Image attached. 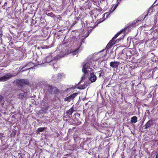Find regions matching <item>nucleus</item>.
<instances>
[{
  "instance_id": "6e6552de",
  "label": "nucleus",
  "mask_w": 158,
  "mask_h": 158,
  "mask_svg": "<svg viewBox=\"0 0 158 158\" xmlns=\"http://www.w3.org/2000/svg\"><path fill=\"white\" fill-rule=\"evenodd\" d=\"M110 66L112 67L116 68L118 66V64L117 62H111L110 63Z\"/></svg>"
},
{
  "instance_id": "412c9836",
  "label": "nucleus",
  "mask_w": 158,
  "mask_h": 158,
  "mask_svg": "<svg viewBox=\"0 0 158 158\" xmlns=\"http://www.w3.org/2000/svg\"><path fill=\"white\" fill-rule=\"evenodd\" d=\"M156 158H158V153L156 155Z\"/></svg>"
},
{
  "instance_id": "a211bd4d",
  "label": "nucleus",
  "mask_w": 158,
  "mask_h": 158,
  "mask_svg": "<svg viewBox=\"0 0 158 158\" xmlns=\"http://www.w3.org/2000/svg\"><path fill=\"white\" fill-rule=\"evenodd\" d=\"M118 5V4H117L116 5H115V6H114V10L117 8Z\"/></svg>"
},
{
  "instance_id": "2eb2a0df",
  "label": "nucleus",
  "mask_w": 158,
  "mask_h": 158,
  "mask_svg": "<svg viewBox=\"0 0 158 158\" xmlns=\"http://www.w3.org/2000/svg\"><path fill=\"white\" fill-rule=\"evenodd\" d=\"M86 86V85H82V86H81V85H80V89H85V87Z\"/></svg>"
},
{
  "instance_id": "39448f33",
  "label": "nucleus",
  "mask_w": 158,
  "mask_h": 158,
  "mask_svg": "<svg viewBox=\"0 0 158 158\" xmlns=\"http://www.w3.org/2000/svg\"><path fill=\"white\" fill-rule=\"evenodd\" d=\"M78 93H75L69 97L65 98L64 99V100L65 101H68L70 102L71 100L73 99L77 95Z\"/></svg>"
},
{
  "instance_id": "ddd939ff",
  "label": "nucleus",
  "mask_w": 158,
  "mask_h": 158,
  "mask_svg": "<svg viewBox=\"0 0 158 158\" xmlns=\"http://www.w3.org/2000/svg\"><path fill=\"white\" fill-rule=\"evenodd\" d=\"M73 111V108H71L67 112L68 113L69 115H71Z\"/></svg>"
},
{
  "instance_id": "9b49d317",
  "label": "nucleus",
  "mask_w": 158,
  "mask_h": 158,
  "mask_svg": "<svg viewBox=\"0 0 158 158\" xmlns=\"http://www.w3.org/2000/svg\"><path fill=\"white\" fill-rule=\"evenodd\" d=\"M131 122L132 123H135L137 122V118L136 116H134L131 118Z\"/></svg>"
},
{
  "instance_id": "423d86ee",
  "label": "nucleus",
  "mask_w": 158,
  "mask_h": 158,
  "mask_svg": "<svg viewBox=\"0 0 158 158\" xmlns=\"http://www.w3.org/2000/svg\"><path fill=\"white\" fill-rule=\"evenodd\" d=\"M123 30H121L120 31L118 32L113 37L112 40L109 43V45L111 46L112 45L114 44L115 42L114 40L116 39L117 37L122 32Z\"/></svg>"
},
{
  "instance_id": "9d476101",
  "label": "nucleus",
  "mask_w": 158,
  "mask_h": 158,
  "mask_svg": "<svg viewBox=\"0 0 158 158\" xmlns=\"http://www.w3.org/2000/svg\"><path fill=\"white\" fill-rule=\"evenodd\" d=\"M152 123V121H149L145 125V127L146 128H147L149 127Z\"/></svg>"
},
{
  "instance_id": "5701e85b",
  "label": "nucleus",
  "mask_w": 158,
  "mask_h": 158,
  "mask_svg": "<svg viewBox=\"0 0 158 158\" xmlns=\"http://www.w3.org/2000/svg\"><path fill=\"white\" fill-rule=\"evenodd\" d=\"M42 49H44V47H42Z\"/></svg>"
},
{
  "instance_id": "20e7f679",
  "label": "nucleus",
  "mask_w": 158,
  "mask_h": 158,
  "mask_svg": "<svg viewBox=\"0 0 158 158\" xmlns=\"http://www.w3.org/2000/svg\"><path fill=\"white\" fill-rule=\"evenodd\" d=\"M13 76L11 74L8 73L3 76L0 77V82H4L7 81Z\"/></svg>"
},
{
  "instance_id": "f03ea898",
  "label": "nucleus",
  "mask_w": 158,
  "mask_h": 158,
  "mask_svg": "<svg viewBox=\"0 0 158 158\" xmlns=\"http://www.w3.org/2000/svg\"><path fill=\"white\" fill-rule=\"evenodd\" d=\"M14 83L17 86H20L21 87H22L23 86L28 85L29 82L27 80L18 79L14 81Z\"/></svg>"
},
{
  "instance_id": "6ab92c4d",
  "label": "nucleus",
  "mask_w": 158,
  "mask_h": 158,
  "mask_svg": "<svg viewBox=\"0 0 158 158\" xmlns=\"http://www.w3.org/2000/svg\"><path fill=\"white\" fill-rule=\"evenodd\" d=\"M120 1H121V0H117V4H118V3H119L120 2Z\"/></svg>"
},
{
  "instance_id": "7ed1b4c3",
  "label": "nucleus",
  "mask_w": 158,
  "mask_h": 158,
  "mask_svg": "<svg viewBox=\"0 0 158 158\" xmlns=\"http://www.w3.org/2000/svg\"><path fill=\"white\" fill-rule=\"evenodd\" d=\"M40 64L42 66H45L49 64V56H48L44 58L40 61Z\"/></svg>"
},
{
  "instance_id": "f257e3e1",
  "label": "nucleus",
  "mask_w": 158,
  "mask_h": 158,
  "mask_svg": "<svg viewBox=\"0 0 158 158\" xmlns=\"http://www.w3.org/2000/svg\"><path fill=\"white\" fill-rule=\"evenodd\" d=\"M88 63L85 64L83 66L82 72L84 73V74L81 77L82 80H83L87 77V76L90 75L89 79L92 82H94L96 79L97 77L94 74L93 72V69L89 66Z\"/></svg>"
},
{
  "instance_id": "1a4fd4ad",
  "label": "nucleus",
  "mask_w": 158,
  "mask_h": 158,
  "mask_svg": "<svg viewBox=\"0 0 158 158\" xmlns=\"http://www.w3.org/2000/svg\"><path fill=\"white\" fill-rule=\"evenodd\" d=\"M27 96V92H24L23 93L20 94L19 95V97L23 98L26 97Z\"/></svg>"
},
{
  "instance_id": "f3484780",
  "label": "nucleus",
  "mask_w": 158,
  "mask_h": 158,
  "mask_svg": "<svg viewBox=\"0 0 158 158\" xmlns=\"http://www.w3.org/2000/svg\"><path fill=\"white\" fill-rule=\"evenodd\" d=\"M3 97L2 96H0V102L2 100Z\"/></svg>"
},
{
  "instance_id": "b1692460",
  "label": "nucleus",
  "mask_w": 158,
  "mask_h": 158,
  "mask_svg": "<svg viewBox=\"0 0 158 158\" xmlns=\"http://www.w3.org/2000/svg\"><path fill=\"white\" fill-rule=\"evenodd\" d=\"M5 3H6V4H7V3L6 2H5V3H4V5L5 4Z\"/></svg>"
},
{
  "instance_id": "dca6fc26",
  "label": "nucleus",
  "mask_w": 158,
  "mask_h": 158,
  "mask_svg": "<svg viewBox=\"0 0 158 158\" xmlns=\"http://www.w3.org/2000/svg\"><path fill=\"white\" fill-rule=\"evenodd\" d=\"M52 89V91H53L55 92V90H56V89L54 87L53 88H52V87L50 86V91H51V90Z\"/></svg>"
},
{
  "instance_id": "aec40b11",
  "label": "nucleus",
  "mask_w": 158,
  "mask_h": 158,
  "mask_svg": "<svg viewBox=\"0 0 158 158\" xmlns=\"http://www.w3.org/2000/svg\"><path fill=\"white\" fill-rule=\"evenodd\" d=\"M98 74H99V77H100L101 76V73H100Z\"/></svg>"
},
{
  "instance_id": "f8f14e48",
  "label": "nucleus",
  "mask_w": 158,
  "mask_h": 158,
  "mask_svg": "<svg viewBox=\"0 0 158 158\" xmlns=\"http://www.w3.org/2000/svg\"><path fill=\"white\" fill-rule=\"evenodd\" d=\"M45 129L44 127H39L38 128L37 130V131L38 133H40V132H41L43 131Z\"/></svg>"
},
{
  "instance_id": "4468645a",
  "label": "nucleus",
  "mask_w": 158,
  "mask_h": 158,
  "mask_svg": "<svg viewBox=\"0 0 158 158\" xmlns=\"http://www.w3.org/2000/svg\"><path fill=\"white\" fill-rule=\"evenodd\" d=\"M79 49H77V50H76L72 52H71V54L72 55H76L77 54V53L78 52V51L79 50Z\"/></svg>"
},
{
  "instance_id": "4be33fe9",
  "label": "nucleus",
  "mask_w": 158,
  "mask_h": 158,
  "mask_svg": "<svg viewBox=\"0 0 158 158\" xmlns=\"http://www.w3.org/2000/svg\"><path fill=\"white\" fill-rule=\"evenodd\" d=\"M2 34H0V36H1V38L2 37Z\"/></svg>"
},
{
  "instance_id": "0eeeda50",
  "label": "nucleus",
  "mask_w": 158,
  "mask_h": 158,
  "mask_svg": "<svg viewBox=\"0 0 158 158\" xmlns=\"http://www.w3.org/2000/svg\"><path fill=\"white\" fill-rule=\"evenodd\" d=\"M46 25V22L45 19L43 18H41L40 19L39 23V26L41 27H44Z\"/></svg>"
}]
</instances>
